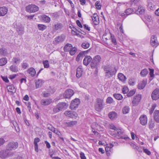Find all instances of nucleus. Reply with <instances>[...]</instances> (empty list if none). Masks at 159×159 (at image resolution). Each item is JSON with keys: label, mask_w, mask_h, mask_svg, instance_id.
Instances as JSON below:
<instances>
[{"label": "nucleus", "mask_w": 159, "mask_h": 159, "mask_svg": "<svg viewBox=\"0 0 159 159\" xmlns=\"http://www.w3.org/2000/svg\"><path fill=\"white\" fill-rule=\"evenodd\" d=\"M141 99V95L140 94L137 95L134 98L132 103L134 106H136L138 105Z\"/></svg>", "instance_id": "obj_10"}, {"label": "nucleus", "mask_w": 159, "mask_h": 159, "mask_svg": "<svg viewBox=\"0 0 159 159\" xmlns=\"http://www.w3.org/2000/svg\"><path fill=\"white\" fill-rule=\"evenodd\" d=\"M111 36V41L114 43V45H116L117 44L116 39L114 37V36L110 34Z\"/></svg>", "instance_id": "obj_53"}, {"label": "nucleus", "mask_w": 159, "mask_h": 159, "mask_svg": "<svg viewBox=\"0 0 159 159\" xmlns=\"http://www.w3.org/2000/svg\"><path fill=\"white\" fill-rule=\"evenodd\" d=\"M147 2L148 3V7L151 10H153L154 9L155 6L154 5L153 2L152 0H148Z\"/></svg>", "instance_id": "obj_27"}, {"label": "nucleus", "mask_w": 159, "mask_h": 159, "mask_svg": "<svg viewBox=\"0 0 159 159\" xmlns=\"http://www.w3.org/2000/svg\"><path fill=\"white\" fill-rule=\"evenodd\" d=\"M38 27L39 30L43 31L46 29L47 26L44 25L38 24Z\"/></svg>", "instance_id": "obj_44"}, {"label": "nucleus", "mask_w": 159, "mask_h": 159, "mask_svg": "<svg viewBox=\"0 0 159 159\" xmlns=\"http://www.w3.org/2000/svg\"><path fill=\"white\" fill-rule=\"evenodd\" d=\"M140 123L143 125H146L147 123V117L145 115H142L139 117Z\"/></svg>", "instance_id": "obj_13"}, {"label": "nucleus", "mask_w": 159, "mask_h": 159, "mask_svg": "<svg viewBox=\"0 0 159 159\" xmlns=\"http://www.w3.org/2000/svg\"><path fill=\"white\" fill-rule=\"evenodd\" d=\"M43 63L44 66V67L45 68H48L49 66V64L48 61L47 60L43 61Z\"/></svg>", "instance_id": "obj_47"}, {"label": "nucleus", "mask_w": 159, "mask_h": 159, "mask_svg": "<svg viewBox=\"0 0 159 159\" xmlns=\"http://www.w3.org/2000/svg\"><path fill=\"white\" fill-rule=\"evenodd\" d=\"M13 62L16 64H19L20 60L19 58L16 57H13L12 59Z\"/></svg>", "instance_id": "obj_46"}, {"label": "nucleus", "mask_w": 159, "mask_h": 159, "mask_svg": "<svg viewBox=\"0 0 159 159\" xmlns=\"http://www.w3.org/2000/svg\"><path fill=\"white\" fill-rule=\"evenodd\" d=\"M113 100L112 98L111 97H108L106 100L107 103L111 104L113 102Z\"/></svg>", "instance_id": "obj_49"}, {"label": "nucleus", "mask_w": 159, "mask_h": 159, "mask_svg": "<svg viewBox=\"0 0 159 159\" xmlns=\"http://www.w3.org/2000/svg\"><path fill=\"white\" fill-rule=\"evenodd\" d=\"M80 103V100L78 98H75L72 101L70 108L72 110H75L78 107Z\"/></svg>", "instance_id": "obj_7"}, {"label": "nucleus", "mask_w": 159, "mask_h": 159, "mask_svg": "<svg viewBox=\"0 0 159 159\" xmlns=\"http://www.w3.org/2000/svg\"><path fill=\"white\" fill-rule=\"evenodd\" d=\"M130 111V108L128 106H125L123 107L122 109V112L123 114L128 113Z\"/></svg>", "instance_id": "obj_35"}, {"label": "nucleus", "mask_w": 159, "mask_h": 159, "mask_svg": "<svg viewBox=\"0 0 159 159\" xmlns=\"http://www.w3.org/2000/svg\"><path fill=\"white\" fill-rule=\"evenodd\" d=\"M43 84V80H42L39 79L35 82L36 88H38L41 87Z\"/></svg>", "instance_id": "obj_36"}, {"label": "nucleus", "mask_w": 159, "mask_h": 159, "mask_svg": "<svg viewBox=\"0 0 159 159\" xmlns=\"http://www.w3.org/2000/svg\"><path fill=\"white\" fill-rule=\"evenodd\" d=\"M14 154V152L5 150H2L0 151V158L4 159L8 157L12 156Z\"/></svg>", "instance_id": "obj_3"}, {"label": "nucleus", "mask_w": 159, "mask_h": 159, "mask_svg": "<svg viewBox=\"0 0 159 159\" xmlns=\"http://www.w3.org/2000/svg\"><path fill=\"white\" fill-rule=\"evenodd\" d=\"M113 96L116 99L119 100H122L123 98L122 95L120 94L114 93Z\"/></svg>", "instance_id": "obj_41"}, {"label": "nucleus", "mask_w": 159, "mask_h": 159, "mask_svg": "<svg viewBox=\"0 0 159 159\" xmlns=\"http://www.w3.org/2000/svg\"><path fill=\"white\" fill-rule=\"evenodd\" d=\"M118 79L122 81H124L126 80L125 76L122 73H119L118 75Z\"/></svg>", "instance_id": "obj_34"}, {"label": "nucleus", "mask_w": 159, "mask_h": 159, "mask_svg": "<svg viewBox=\"0 0 159 159\" xmlns=\"http://www.w3.org/2000/svg\"><path fill=\"white\" fill-rule=\"evenodd\" d=\"M77 51L76 48L75 47L72 48V47H71V48L70 50L69 51L70 54L72 56L74 55L75 52H76Z\"/></svg>", "instance_id": "obj_45"}, {"label": "nucleus", "mask_w": 159, "mask_h": 159, "mask_svg": "<svg viewBox=\"0 0 159 159\" xmlns=\"http://www.w3.org/2000/svg\"><path fill=\"white\" fill-rule=\"evenodd\" d=\"M154 118L155 120L157 123H159V111L156 110L154 112Z\"/></svg>", "instance_id": "obj_26"}, {"label": "nucleus", "mask_w": 159, "mask_h": 159, "mask_svg": "<svg viewBox=\"0 0 159 159\" xmlns=\"http://www.w3.org/2000/svg\"><path fill=\"white\" fill-rule=\"evenodd\" d=\"M145 10L142 6H139L137 10L136 11L135 13L137 14H143L144 13Z\"/></svg>", "instance_id": "obj_28"}, {"label": "nucleus", "mask_w": 159, "mask_h": 159, "mask_svg": "<svg viewBox=\"0 0 159 159\" xmlns=\"http://www.w3.org/2000/svg\"><path fill=\"white\" fill-rule=\"evenodd\" d=\"M91 17L94 25H98L99 23V20L98 16L97 14L94 13Z\"/></svg>", "instance_id": "obj_17"}, {"label": "nucleus", "mask_w": 159, "mask_h": 159, "mask_svg": "<svg viewBox=\"0 0 159 159\" xmlns=\"http://www.w3.org/2000/svg\"><path fill=\"white\" fill-rule=\"evenodd\" d=\"M89 43L87 42H83L81 45L82 47L84 49H87L89 47Z\"/></svg>", "instance_id": "obj_42"}, {"label": "nucleus", "mask_w": 159, "mask_h": 159, "mask_svg": "<svg viewBox=\"0 0 159 159\" xmlns=\"http://www.w3.org/2000/svg\"><path fill=\"white\" fill-rule=\"evenodd\" d=\"M95 6L98 9H100L101 7V6L99 2L97 1L95 4Z\"/></svg>", "instance_id": "obj_55"}, {"label": "nucleus", "mask_w": 159, "mask_h": 159, "mask_svg": "<svg viewBox=\"0 0 159 159\" xmlns=\"http://www.w3.org/2000/svg\"><path fill=\"white\" fill-rule=\"evenodd\" d=\"M80 157L81 159H86L84 153L83 152H81L80 154Z\"/></svg>", "instance_id": "obj_64"}, {"label": "nucleus", "mask_w": 159, "mask_h": 159, "mask_svg": "<svg viewBox=\"0 0 159 159\" xmlns=\"http://www.w3.org/2000/svg\"><path fill=\"white\" fill-rule=\"evenodd\" d=\"M101 60V57L100 55H97L95 56L91 63L90 66L92 68H96L97 66L99 64Z\"/></svg>", "instance_id": "obj_4"}, {"label": "nucleus", "mask_w": 159, "mask_h": 159, "mask_svg": "<svg viewBox=\"0 0 159 159\" xmlns=\"http://www.w3.org/2000/svg\"><path fill=\"white\" fill-rule=\"evenodd\" d=\"M103 69L105 71V76L109 78L114 75L117 71L115 67L110 65L104 66Z\"/></svg>", "instance_id": "obj_1"}, {"label": "nucleus", "mask_w": 159, "mask_h": 159, "mask_svg": "<svg viewBox=\"0 0 159 159\" xmlns=\"http://www.w3.org/2000/svg\"><path fill=\"white\" fill-rule=\"evenodd\" d=\"M63 24L60 23H57L53 26V30L55 31L61 30L63 27Z\"/></svg>", "instance_id": "obj_14"}, {"label": "nucleus", "mask_w": 159, "mask_h": 159, "mask_svg": "<svg viewBox=\"0 0 159 159\" xmlns=\"http://www.w3.org/2000/svg\"><path fill=\"white\" fill-rule=\"evenodd\" d=\"M156 104H154L152 105V107L149 111V114L150 115H152V113L154 110L155 109L156 107Z\"/></svg>", "instance_id": "obj_51"}, {"label": "nucleus", "mask_w": 159, "mask_h": 159, "mask_svg": "<svg viewBox=\"0 0 159 159\" xmlns=\"http://www.w3.org/2000/svg\"><path fill=\"white\" fill-rule=\"evenodd\" d=\"M143 151L144 152L148 155H150L151 154V152L149 151L147 149H144Z\"/></svg>", "instance_id": "obj_63"}, {"label": "nucleus", "mask_w": 159, "mask_h": 159, "mask_svg": "<svg viewBox=\"0 0 159 159\" xmlns=\"http://www.w3.org/2000/svg\"><path fill=\"white\" fill-rule=\"evenodd\" d=\"M147 83V80H144L142 81H140L138 85V88L139 89H143Z\"/></svg>", "instance_id": "obj_16"}, {"label": "nucleus", "mask_w": 159, "mask_h": 159, "mask_svg": "<svg viewBox=\"0 0 159 159\" xmlns=\"http://www.w3.org/2000/svg\"><path fill=\"white\" fill-rule=\"evenodd\" d=\"M64 114L66 116L72 118H75L77 116V114L75 112L70 111H66Z\"/></svg>", "instance_id": "obj_11"}, {"label": "nucleus", "mask_w": 159, "mask_h": 159, "mask_svg": "<svg viewBox=\"0 0 159 159\" xmlns=\"http://www.w3.org/2000/svg\"><path fill=\"white\" fill-rule=\"evenodd\" d=\"M89 49L86 51H83L80 52L77 56L76 59L77 61H79L81 57H83L85 54H86L89 51Z\"/></svg>", "instance_id": "obj_23"}, {"label": "nucleus", "mask_w": 159, "mask_h": 159, "mask_svg": "<svg viewBox=\"0 0 159 159\" xmlns=\"http://www.w3.org/2000/svg\"><path fill=\"white\" fill-rule=\"evenodd\" d=\"M83 70L80 66H79L77 69L76 76L78 78H80L82 75Z\"/></svg>", "instance_id": "obj_24"}, {"label": "nucleus", "mask_w": 159, "mask_h": 159, "mask_svg": "<svg viewBox=\"0 0 159 159\" xmlns=\"http://www.w3.org/2000/svg\"><path fill=\"white\" fill-rule=\"evenodd\" d=\"M65 38V36L63 34H62L55 39L54 43L55 44H58L59 43H61L64 41Z\"/></svg>", "instance_id": "obj_15"}, {"label": "nucleus", "mask_w": 159, "mask_h": 159, "mask_svg": "<svg viewBox=\"0 0 159 159\" xmlns=\"http://www.w3.org/2000/svg\"><path fill=\"white\" fill-rule=\"evenodd\" d=\"M18 143L16 142H9L6 146V149L8 151H11L16 149L18 147Z\"/></svg>", "instance_id": "obj_6"}, {"label": "nucleus", "mask_w": 159, "mask_h": 159, "mask_svg": "<svg viewBox=\"0 0 159 159\" xmlns=\"http://www.w3.org/2000/svg\"><path fill=\"white\" fill-rule=\"evenodd\" d=\"M40 141V139L38 138H36L34 139V149L35 151L38 152L39 151L38 150V145L37 143L39 142Z\"/></svg>", "instance_id": "obj_25"}, {"label": "nucleus", "mask_w": 159, "mask_h": 159, "mask_svg": "<svg viewBox=\"0 0 159 159\" xmlns=\"http://www.w3.org/2000/svg\"><path fill=\"white\" fill-rule=\"evenodd\" d=\"M10 70L14 72H17L18 71L17 67L15 65H12L10 67Z\"/></svg>", "instance_id": "obj_39"}, {"label": "nucleus", "mask_w": 159, "mask_h": 159, "mask_svg": "<svg viewBox=\"0 0 159 159\" xmlns=\"http://www.w3.org/2000/svg\"><path fill=\"white\" fill-rule=\"evenodd\" d=\"M158 41L156 35H152L151 37V44L153 47H156L158 45Z\"/></svg>", "instance_id": "obj_12"}, {"label": "nucleus", "mask_w": 159, "mask_h": 159, "mask_svg": "<svg viewBox=\"0 0 159 159\" xmlns=\"http://www.w3.org/2000/svg\"><path fill=\"white\" fill-rule=\"evenodd\" d=\"M27 71L28 73L32 76H34L36 74V71L35 70L33 67H31L28 69Z\"/></svg>", "instance_id": "obj_31"}, {"label": "nucleus", "mask_w": 159, "mask_h": 159, "mask_svg": "<svg viewBox=\"0 0 159 159\" xmlns=\"http://www.w3.org/2000/svg\"><path fill=\"white\" fill-rule=\"evenodd\" d=\"M42 94L43 96L44 97H48L50 96V94L49 93H46L45 92H43Z\"/></svg>", "instance_id": "obj_60"}, {"label": "nucleus", "mask_w": 159, "mask_h": 159, "mask_svg": "<svg viewBox=\"0 0 159 159\" xmlns=\"http://www.w3.org/2000/svg\"><path fill=\"white\" fill-rule=\"evenodd\" d=\"M56 134H57L59 137V138L61 139L63 141H64V138L61 137V134L60 133V132L57 130L56 133Z\"/></svg>", "instance_id": "obj_58"}, {"label": "nucleus", "mask_w": 159, "mask_h": 159, "mask_svg": "<svg viewBox=\"0 0 159 159\" xmlns=\"http://www.w3.org/2000/svg\"><path fill=\"white\" fill-rule=\"evenodd\" d=\"M74 91L71 89H67L64 94V97L65 98H70L74 94Z\"/></svg>", "instance_id": "obj_8"}, {"label": "nucleus", "mask_w": 159, "mask_h": 159, "mask_svg": "<svg viewBox=\"0 0 159 159\" xmlns=\"http://www.w3.org/2000/svg\"><path fill=\"white\" fill-rule=\"evenodd\" d=\"M28 66V64L26 62H23L22 64V67L24 69H25Z\"/></svg>", "instance_id": "obj_59"}, {"label": "nucleus", "mask_w": 159, "mask_h": 159, "mask_svg": "<svg viewBox=\"0 0 159 159\" xmlns=\"http://www.w3.org/2000/svg\"><path fill=\"white\" fill-rule=\"evenodd\" d=\"M149 127L150 129H152L154 127V122L152 119L149 121L148 123Z\"/></svg>", "instance_id": "obj_40"}, {"label": "nucleus", "mask_w": 159, "mask_h": 159, "mask_svg": "<svg viewBox=\"0 0 159 159\" xmlns=\"http://www.w3.org/2000/svg\"><path fill=\"white\" fill-rule=\"evenodd\" d=\"M135 92V90L133 89L131 90L127 94V96L128 97H130L132 96Z\"/></svg>", "instance_id": "obj_50"}, {"label": "nucleus", "mask_w": 159, "mask_h": 159, "mask_svg": "<svg viewBox=\"0 0 159 159\" xmlns=\"http://www.w3.org/2000/svg\"><path fill=\"white\" fill-rule=\"evenodd\" d=\"M38 10V7L34 4L30 5L26 7V11L29 13H34Z\"/></svg>", "instance_id": "obj_5"}, {"label": "nucleus", "mask_w": 159, "mask_h": 159, "mask_svg": "<svg viewBox=\"0 0 159 159\" xmlns=\"http://www.w3.org/2000/svg\"><path fill=\"white\" fill-rule=\"evenodd\" d=\"M129 91L128 88L126 86H124L122 89V91L124 94L126 93Z\"/></svg>", "instance_id": "obj_54"}, {"label": "nucleus", "mask_w": 159, "mask_h": 159, "mask_svg": "<svg viewBox=\"0 0 159 159\" xmlns=\"http://www.w3.org/2000/svg\"><path fill=\"white\" fill-rule=\"evenodd\" d=\"M152 100H157L159 98V89L156 88L154 90L151 94Z\"/></svg>", "instance_id": "obj_9"}, {"label": "nucleus", "mask_w": 159, "mask_h": 159, "mask_svg": "<svg viewBox=\"0 0 159 159\" xmlns=\"http://www.w3.org/2000/svg\"><path fill=\"white\" fill-rule=\"evenodd\" d=\"M52 99H42L40 101L41 104L43 106H47L52 102Z\"/></svg>", "instance_id": "obj_21"}, {"label": "nucleus", "mask_w": 159, "mask_h": 159, "mask_svg": "<svg viewBox=\"0 0 159 159\" xmlns=\"http://www.w3.org/2000/svg\"><path fill=\"white\" fill-rule=\"evenodd\" d=\"M8 54L7 49L4 48H0V55L2 56H5Z\"/></svg>", "instance_id": "obj_29"}, {"label": "nucleus", "mask_w": 159, "mask_h": 159, "mask_svg": "<svg viewBox=\"0 0 159 159\" xmlns=\"http://www.w3.org/2000/svg\"><path fill=\"white\" fill-rule=\"evenodd\" d=\"M42 20L46 23H49L50 21V18L45 15H42L41 16Z\"/></svg>", "instance_id": "obj_30"}, {"label": "nucleus", "mask_w": 159, "mask_h": 159, "mask_svg": "<svg viewBox=\"0 0 159 159\" xmlns=\"http://www.w3.org/2000/svg\"><path fill=\"white\" fill-rule=\"evenodd\" d=\"M68 106V105L65 102H60L57 104V107H59L61 111L62 110L66 109Z\"/></svg>", "instance_id": "obj_19"}, {"label": "nucleus", "mask_w": 159, "mask_h": 159, "mask_svg": "<svg viewBox=\"0 0 159 159\" xmlns=\"http://www.w3.org/2000/svg\"><path fill=\"white\" fill-rule=\"evenodd\" d=\"M148 73V71L147 69H144L141 71L140 74L142 76L144 77L147 75Z\"/></svg>", "instance_id": "obj_43"}, {"label": "nucleus", "mask_w": 159, "mask_h": 159, "mask_svg": "<svg viewBox=\"0 0 159 159\" xmlns=\"http://www.w3.org/2000/svg\"><path fill=\"white\" fill-rule=\"evenodd\" d=\"M8 8L5 7H0V16H2L6 15L8 11Z\"/></svg>", "instance_id": "obj_18"}, {"label": "nucleus", "mask_w": 159, "mask_h": 159, "mask_svg": "<svg viewBox=\"0 0 159 159\" xmlns=\"http://www.w3.org/2000/svg\"><path fill=\"white\" fill-rule=\"evenodd\" d=\"M72 45L71 44L68 43L64 47V49L65 52L69 51L71 48Z\"/></svg>", "instance_id": "obj_37"}, {"label": "nucleus", "mask_w": 159, "mask_h": 159, "mask_svg": "<svg viewBox=\"0 0 159 159\" xmlns=\"http://www.w3.org/2000/svg\"><path fill=\"white\" fill-rule=\"evenodd\" d=\"M104 106V100L100 98H97L96 100V103L94 105L95 110L98 112L101 111Z\"/></svg>", "instance_id": "obj_2"}, {"label": "nucleus", "mask_w": 159, "mask_h": 159, "mask_svg": "<svg viewBox=\"0 0 159 159\" xmlns=\"http://www.w3.org/2000/svg\"><path fill=\"white\" fill-rule=\"evenodd\" d=\"M92 58L89 56H86L83 60V64L87 66L89 63L92 61Z\"/></svg>", "instance_id": "obj_20"}, {"label": "nucleus", "mask_w": 159, "mask_h": 159, "mask_svg": "<svg viewBox=\"0 0 159 159\" xmlns=\"http://www.w3.org/2000/svg\"><path fill=\"white\" fill-rule=\"evenodd\" d=\"M133 11V9L131 8H128L126 10L125 13L126 15H129L131 14Z\"/></svg>", "instance_id": "obj_48"}, {"label": "nucleus", "mask_w": 159, "mask_h": 159, "mask_svg": "<svg viewBox=\"0 0 159 159\" xmlns=\"http://www.w3.org/2000/svg\"><path fill=\"white\" fill-rule=\"evenodd\" d=\"M53 112L54 113H56L61 111L59 107H57V105L56 107H54L53 109Z\"/></svg>", "instance_id": "obj_52"}, {"label": "nucleus", "mask_w": 159, "mask_h": 159, "mask_svg": "<svg viewBox=\"0 0 159 159\" xmlns=\"http://www.w3.org/2000/svg\"><path fill=\"white\" fill-rule=\"evenodd\" d=\"M110 129H113L115 130H117L118 129L116 127L114 126L113 124H111L110 125Z\"/></svg>", "instance_id": "obj_61"}, {"label": "nucleus", "mask_w": 159, "mask_h": 159, "mask_svg": "<svg viewBox=\"0 0 159 159\" xmlns=\"http://www.w3.org/2000/svg\"><path fill=\"white\" fill-rule=\"evenodd\" d=\"M7 89L8 91L11 94H12L16 91V89L13 85H10L7 87Z\"/></svg>", "instance_id": "obj_22"}, {"label": "nucleus", "mask_w": 159, "mask_h": 159, "mask_svg": "<svg viewBox=\"0 0 159 159\" xmlns=\"http://www.w3.org/2000/svg\"><path fill=\"white\" fill-rule=\"evenodd\" d=\"M150 72L149 74L150 75V77H152L154 76V74H153L154 73V70L153 69H151L150 68L149 69Z\"/></svg>", "instance_id": "obj_57"}, {"label": "nucleus", "mask_w": 159, "mask_h": 159, "mask_svg": "<svg viewBox=\"0 0 159 159\" xmlns=\"http://www.w3.org/2000/svg\"><path fill=\"white\" fill-rule=\"evenodd\" d=\"M77 123V122L75 121H71L68 122L66 123V125L67 127H71L75 125Z\"/></svg>", "instance_id": "obj_38"}, {"label": "nucleus", "mask_w": 159, "mask_h": 159, "mask_svg": "<svg viewBox=\"0 0 159 159\" xmlns=\"http://www.w3.org/2000/svg\"><path fill=\"white\" fill-rule=\"evenodd\" d=\"M145 19L148 21H150L152 20L151 16L148 15H146L144 16Z\"/></svg>", "instance_id": "obj_56"}, {"label": "nucleus", "mask_w": 159, "mask_h": 159, "mask_svg": "<svg viewBox=\"0 0 159 159\" xmlns=\"http://www.w3.org/2000/svg\"><path fill=\"white\" fill-rule=\"evenodd\" d=\"M5 140L3 138H0V147L2 145L5 143Z\"/></svg>", "instance_id": "obj_62"}, {"label": "nucleus", "mask_w": 159, "mask_h": 159, "mask_svg": "<svg viewBox=\"0 0 159 159\" xmlns=\"http://www.w3.org/2000/svg\"><path fill=\"white\" fill-rule=\"evenodd\" d=\"M108 116L110 118L111 120H113L116 117L117 114L115 112L112 111L109 113Z\"/></svg>", "instance_id": "obj_32"}, {"label": "nucleus", "mask_w": 159, "mask_h": 159, "mask_svg": "<svg viewBox=\"0 0 159 159\" xmlns=\"http://www.w3.org/2000/svg\"><path fill=\"white\" fill-rule=\"evenodd\" d=\"M7 60L6 57H3L0 59V66L5 65L7 63Z\"/></svg>", "instance_id": "obj_33"}]
</instances>
